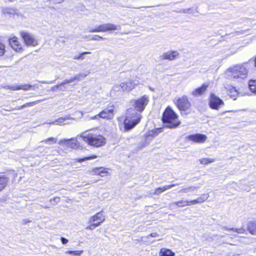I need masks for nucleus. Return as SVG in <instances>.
<instances>
[{"mask_svg":"<svg viewBox=\"0 0 256 256\" xmlns=\"http://www.w3.org/2000/svg\"><path fill=\"white\" fill-rule=\"evenodd\" d=\"M149 101V96L147 95H144L136 100H133L134 108H130L128 110L124 122L126 131L132 129L140 122L142 116L138 112H141L144 110Z\"/></svg>","mask_w":256,"mask_h":256,"instance_id":"obj_1","label":"nucleus"},{"mask_svg":"<svg viewBox=\"0 0 256 256\" xmlns=\"http://www.w3.org/2000/svg\"><path fill=\"white\" fill-rule=\"evenodd\" d=\"M80 136L88 144L100 147L105 144L106 138L102 135L92 132V130H87L82 132Z\"/></svg>","mask_w":256,"mask_h":256,"instance_id":"obj_2","label":"nucleus"},{"mask_svg":"<svg viewBox=\"0 0 256 256\" xmlns=\"http://www.w3.org/2000/svg\"><path fill=\"white\" fill-rule=\"evenodd\" d=\"M162 120L163 122L166 124V127L170 128H176L180 124L177 114L169 106L164 112Z\"/></svg>","mask_w":256,"mask_h":256,"instance_id":"obj_3","label":"nucleus"},{"mask_svg":"<svg viewBox=\"0 0 256 256\" xmlns=\"http://www.w3.org/2000/svg\"><path fill=\"white\" fill-rule=\"evenodd\" d=\"M177 107L181 112L182 114H188L190 112L191 104L186 96L175 98L174 101Z\"/></svg>","mask_w":256,"mask_h":256,"instance_id":"obj_4","label":"nucleus"},{"mask_svg":"<svg viewBox=\"0 0 256 256\" xmlns=\"http://www.w3.org/2000/svg\"><path fill=\"white\" fill-rule=\"evenodd\" d=\"M227 73L228 76L234 78H241L244 79L247 76L248 70L246 67L242 65H236L229 68Z\"/></svg>","mask_w":256,"mask_h":256,"instance_id":"obj_5","label":"nucleus"},{"mask_svg":"<svg viewBox=\"0 0 256 256\" xmlns=\"http://www.w3.org/2000/svg\"><path fill=\"white\" fill-rule=\"evenodd\" d=\"M120 26H116L111 23L104 24L96 26L95 28H89L88 32H107L120 30Z\"/></svg>","mask_w":256,"mask_h":256,"instance_id":"obj_6","label":"nucleus"},{"mask_svg":"<svg viewBox=\"0 0 256 256\" xmlns=\"http://www.w3.org/2000/svg\"><path fill=\"white\" fill-rule=\"evenodd\" d=\"M115 106L113 104H108V106L104 108L98 114L91 118L92 119L98 120L99 118H102L106 120H112L114 118Z\"/></svg>","mask_w":256,"mask_h":256,"instance_id":"obj_7","label":"nucleus"},{"mask_svg":"<svg viewBox=\"0 0 256 256\" xmlns=\"http://www.w3.org/2000/svg\"><path fill=\"white\" fill-rule=\"evenodd\" d=\"M223 100L214 94H210L208 98V105L210 108L218 110L224 106Z\"/></svg>","mask_w":256,"mask_h":256,"instance_id":"obj_8","label":"nucleus"},{"mask_svg":"<svg viewBox=\"0 0 256 256\" xmlns=\"http://www.w3.org/2000/svg\"><path fill=\"white\" fill-rule=\"evenodd\" d=\"M124 92H129L132 90L136 86L139 84V81L136 77H132L130 79L121 82Z\"/></svg>","mask_w":256,"mask_h":256,"instance_id":"obj_9","label":"nucleus"},{"mask_svg":"<svg viewBox=\"0 0 256 256\" xmlns=\"http://www.w3.org/2000/svg\"><path fill=\"white\" fill-rule=\"evenodd\" d=\"M58 144L63 147L66 146L72 148H76L78 146L76 138L62 139L58 142Z\"/></svg>","mask_w":256,"mask_h":256,"instance_id":"obj_10","label":"nucleus"},{"mask_svg":"<svg viewBox=\"0 0 256 256\" xmlns=\"http://www.w3.org/2000/svg\"><path fill=\"white\" fill-rule=\"evenodd\" d=\"M25 44L28 46H35L37 44V41L32 35L28 32H22L20 33Z\"/></svg>","mask_w":256,"mask_h":256,"instance_id":"obj_11","label":"nucleus"},{"mask_svg":"<svg viewBox=\"0 0 256 256\" xmlns=\"http://www.w3.org/2000/svg\"><path fill=\"white\" fill-rule=\"evenodd\" d=\"M179 54V52L176 50H169L164 52L160 58L163 60H168L172 61L177 58Z\"/></svg>","mask_w":256,"mask_h":256,"instance_id":"obj_12","label":"nucleus"},{"mask_svg":"<svg viewBox=\"0 0 256 256\" xmlns=\"http://www.w3.org/2000/svg\"><path fill=\"white\" fill-rule=\"evenodd\" d=\"M105 220V216L103 214L102 212L96 213L94 216L90 218L88 223H98L99 226Z\"/></svg>","mask_w":256,"mask_h":256,"instance_id":"obj_13","label":"nucleus"},{"mask_svg":"<svg viewBox=\"0 0 256 256\" xmlns=\"http://www.w3.org/2000/svg\"><path fill=\"white\" fill-rule=\"evenodd\" d=\"M187 138L194 142L202 143L206 141L207 137L206 135L200 134L190 135Z\"/></svg>","mask_w":256,"mask_h":256,"instance_id":"obj_14","label":"nucleus"},{"mask_svg":"<svg viewBox=\"0 0 256 256\" xmlns=\"http://www.w3.org/2000/svg\"><path fill=\"white\" fill-rule=\"evenodd\" d=\"M88 172L92 175H98L102 177L106 176L108 173L106 168L104 167L94 168L92 170H88Z\"/></svg>","mask_w":256,"mask_h":256,"instance_id":"obj_15","label":"nucleus"},{"mask_svg":"<svg viewBox=\"0 0 256 256\" xmlns=\"http://www.w3.org/2000/svg\"><path fill=\"white\" fill-rule=\"evenodd\" d=\"M124 91V87L122 84L114 85L111 90L110 94L112 96L120 95Z\"/></svg>","mask_w":256,"mask_h":256,"instance_id":"obj_16","label":"nucleus"},{"mask_svg":"<svg viewBox=\"0 0 256 256\" xmlns=\"http://www.w3.org/2000/svg\"><path fill=\"white\" fill-rule=\"evenodd\" d=\"M9 43L12 49L16 52H20L22 50L21 45L20 44L18 38L16 37L9 39Z\"/></svg>","mask_w":256,"mask_h":256,"instance_id":"obj_17","label":"nucleus"},{"mask_svg":"<svg viewBox=\"0 0 256 256\" xmlns=\"http://www.w3.org/2000/svg\"><path fill=\"white\" fill-rule=\"evenodd\" d=\"M178 185V184H172L166 185L162 187L158 188L155 190L154 194L155 195H159L160 194L166 191V190L171 188L172 187L177 186Z\"/></svg>","mask_w":256,"mask_h":256,"instance_id":"obj_18","label":"nucleus"},{"mask_svg":"<svg viewBox=\"0 0 256 256\" xmlns=\"http://www.w3.org/2000/svg\"><path fill=\"white\" fill-rule=\"evenodd\" d=\"M208 87V84H204L202 86L195 89L192 92V94L196 96H200L206 90Z\"/></svg>","mask_w":256,"mask_h":256,"instance_id":"obj_19","label":"nucleus"},{"mask_svg":"<svg viewBox=\"0 0 256 256\" xmlns=\"http://www.w3.org/2000/svg\"><path fill=\"white\" fill-rule=\"evenodd\" d=\"M209 197L208 194H204L196 200H190L192 204H200L206 201Z\"/></svg>","mask_w":256,"mask_h":256,"instance_id":"obj_20","label":"nucleus"},{"mask_svg":"<svg viewBox=\"0 0 256 256\" xmlns=\"http://www.w3.org/2000/svg\"><path fill=\"white\" fill-rule=\"evenodd\" d=\"M34 86H32V85L28 84H25L20 85V86L14 85V86H12V90H27L32 88H34Z\"/></svg>","mask_w":256,"mask_h":256,"instance_id":"obj_21","label":"nucleus"},{"mask_svg":"<svg viewBox=\"0 0 256 256\" xmlns=\"http://www.w3.org/2000/svg\"><path fill=\"white\" fill-rule=\"evenodd\" d=\"M9 178L4 175L0 176V192L2 191L6 186Z\"/></svg>","mask_w":256,"mask_h":256,"instance_id":"obj_22","label":"nucleus"},{"mask_svg":"<svg viewBox=\"0 0 256 256\" xmlns=\"http://www.w3.org/2000/svg\"><path fill=\"white\" fill-rule=\"evenodd\" d=\"M190 200H181L178 202H173L171 204L172 206H177L178 207H184L186 206L191 205Z\"/></svg>","mask_w":256,"mask_h":256,"instance_id":"obj_23","label":"nucleus"},{"mask_svg":"<svg viewBox=\"0 0 256 256\" xmlns=\"http://www.w3.org/2000/svg\"><path fill=\"white\" fill-rule=\"evenodd\" d=\"M248 230L252 234H256V222H250L248 224Z\"/></svg>","mask_w":256,"mask_h":256,"instance_id":"obj_24","label":"nucleus"},{"mask_svg":"<svg viewBox=\"0 0 256 256\" xmlns=\"http://www.w3.org/2000/svg\"><path fill=\"white\" fill-rule=\"evenodd\" d=\"M228 89L229 91L228 94L234 100H236L237 96L238 95V92L236 88L232 86H230L228 88Z\"/></svg>","mask_w":256,"mask_h":256,"instance_id":"obj_25","label":"nucleus"},{"mask_svg":"<svg viewBox=\"0 0 256 256\" xmlns=\"http://www.w3.org/2000/svg\"><path fill=\"white\" fill-rule=\"evenodd\" d=\"M160 256H174V253L169 249L162 248L160 252Z\"/></svg>","mask_w":256,"mask_h":256,"instance_id":"obj_26","label":"nucleus"},{"mask_svg":"<svg viewBox=\"0 0 256 256\" xmlns=\"http://www.w3.org/2000/svg\"><path fill=\"white\" fill-rule=\"evenodd\" d=\"M199 188L198 186H190L188 188H183L180 190L178 191L179 193L182 192V193H188L190 192H193L196 190H197Z\"/></svg>","mask_w":256,"mask_h":256,"instance_id":"obj_27","label":"nucleus"},{"mask_svg":"<svg viewBox=\"0 0 256 256\" xmlns=\"http://www.w3.org/2000/svg\"><path fill=\"white\" fill-rule=\"evenodd\" d=\"M2 12L4 14H8L10 16H13L16 14V10L10 8H2Z\"/></svg>","mask_w":256,"mask_h":256,"instance_id":"obj_28","label":"nucleus"},{"mask_svg":"<svg viewBox=\"0 0 256 256\" xmlns=\"http://www.w3.org/2000/svg\"><path fill=\"white\" fill-rule=\"evenodd\" d=\"M40 101V100H38V101L28 102L26 104H23V105L18 107V108H14L13 110H22V109H23V108H26V107L32 106L36 104H38Z\"/></svg>","mask_w":256,"mask_h":256,"instance_id":"obj_29","label":"nucleus"},{"mask_svg":"<svg viewBox=\"0 0 256 256\" xmlns=\"http://www.w3.org/2000/svg\"><path fill=\"white\" fill-rule=\"evenodd\" d=\"M90 74V72L86 71L84 73H80L74 76V80H81Z\"/></svg>","mask_w":256,"mask_h":256,"instance_id":"obj_30","label":"nucleus"},{"mask_svg":"<svg viewBox=\"0 0 256 256\" xmlns=\"http://www.w3.org/2000/svg\"><path fill=\"white\" fill-rule=\"evenodd\" d=\"M248 86L250 91L254 94H256V80H250Z\"/></svg>","mask_w":256,"mask_h":256,"instance_id":"obj_31","label":"nucleus"},{"mask_svg":"<svg viewBox=\"0 0 256 256\" xmlns=\"http://www.w3.org/2000/svg\"><path fill=\"white\" fill-rule=\"evenodd\" d=\"M224 230H228V231H234L236 232L238 234H244L245 232V230L243 228H228L226 227H224L223 228Z\"/></svg>","mask_w":256,"mask_h":256,"instance_id":"obj_32","label":"nucleus"},{"mask_svg":"<svg viewBox=\"0 0 256 256\" xmlns=\"http://www.w3.org/2000/svg\"><path fill=\"white\" fill-rule=\"evenodd\" d=\"M70 119V118L68 116H66L65 118H60L54 122H50V124H61L63 123L66 120Z\"/></svg>","mask_w":256,"mask_h":256,"instance_id":"obj_33","label":"nucleus"},{"mask_svg":"<svg viewBox=\"0 0 256 256\" xmlns=\"http://www.w3.org/2000/svg\"><path fill=\"white\" fill-rule=\"evenodd\" d=\"M74 80H74V77H72V78H70L68 80H65L63 82H62L60 84H58V85L56 86L55 88H59L60 87L64 86V84H69V83H70V82H74Z\"/></svg>","mask_w":256,"mask_h":256,"instance_id":"obj_34","label":"nucleus"},{"mask_svg":"<svg viewBox=\"0 0 256 256\" xmlns=\"http://www.w3.org/2000/svg\"><path fill=\"white\" fill-rule=\"evenodd\" d=\"M215 161L214 158H202L200 160V162L202 164H206L209 163L213 162Z\"/></svg>","mask_w":256,"mask_h":256,"instance_id":"obj_35","label":"nucleus"},{"mask_svg":"<svg viewBox=\"0 0 256 256\" xmlns=\"http://www.w3.org/2000/svg\"><path fill=\"white\" fill-rule=\"evenodd\" d=\"M84 251L82 250H69L66 252V254H74L76 256H80L82 253Z\"/></svg>","mask_w":256,"mask_h":256,"instance_id":"obj_36","label":"nucleus"},{"mask_svg":"<svg viewBox=\"0 0 256 256\" xmlns=\"http://www.w3.org/2000/svg\"><path fill=\"white\" fill-rule=\"evenodd\" d=\"M91 54V52H83L81 53L78 56H74V60H82L84 59V55H86V54Z\"/></svg>","mask_w":256,"mask_h":256,"instance_id":"obj_37","label":"nucleus"},{"mask_svg":"<svg viewBox=\"0 0 256 256\" xmlns=\"http://www.w3.org/2000/svg\"><path fill=\"white\" fill-rule=\"evenodd\" d=\"M42 142H45L46 144H55L56 142V140L55 138L51 137L49 138L46 140H44L42 141Z\"/></svg>","mask_w":256,"mask_h":256,"instance_id":"obj_38","label":"nucleus"},{"mask_svg":"<svg viewBox=\"0 0 256 256\" xmlns=\"http://www.w3.org/2000/svg\"><path fill=\"white\" fill-rule=\"evenodd\" d=\"M96 158V156H91L84 157V158H78V159H76V160L78 162H84V161L86 160L94 159V158Z\"/></svg>","mask_w":256,"mask_h":256,"instance_id":"obj_39","label":"nucleus"},{"mask_svg":"<svg viewBox=\"0 0 256 256\" xmlns=\"http://www.w3.org/2000/svg\"><path fill=\"white\" fill-rule=\"evenodd\" d=\"M50 201L53 206H54L60 202V198L59 197H54L51 198Z\"/></svg>","mask_w":256,"mask_h":256,"instance_id":"obj_40","label":"nucleus"},{"mask_svg":"<svg viewBox=\"0 0 256 256\" xmlns=\"http://www.w3.org/2000/svg\"><path fill=\"white\" fill-rule=\"evenodd\" d=\"M90 224H91L90 226H88L86 228V230H92L94 228H95L96 227L99 226V224L98 223H94V222H92V223H90Z\"/></svg>","mask_w":256,"mask_h":256,"instance_id":"obj_41","label":"nucleus"},{"mask_svg":"<svg viewBox=\"0 0 256 256\" xmlns=\"http://www.w3.org/2000/svg\"><path fill=\"white\" fill-rule=\"evenodd\" d=\"M5 52V46L4 44L0 42V56H3Z\"/></svg>","mask_w":256,"mask_h":256,"instance_id":"obj_42","label":"nucleus"},{"mask_svg":"<svg viewBox=\"0 0 256 256\" xmlns=\"http://www.w3.org/2000/svg\"><path fill=\"white\" fill-rule=\"evenodd\" d=\"M106 38H105L102 37L98 35H95L90 40H106Z\"/></svg>","mask_w":256,"mask_h":256,"instance_id":"obj_43","label":"nucleus"},{"mask_svg":"<svg viewBox=\"0 0 256 256\" xmlns=\"http://www.w3.org/2000/svg\"><path fill=\"white\" fill-rule=\"evenodd\" d=\"M50 2H52L54 4H60L64 2V0H48Z\"/></svg>","mask_w":256,"mask_h":256,"instance_id":"obj_44","label":"nucleus"},{"mask_svg":"<svg viewBox=\"0 0 256 256\" xmlns=\"http://www.w3.org/2000/svg\"><path fill=\"white\" fill-rule=\"evenodd\" d=\"M61 242H62L63 244H66V243L68 242V239L64 238V237H62L61 238Z\"/></svg>","mask_w":256,"mask_h":256,"instance_id":"obj_45","label":"nucleus"},{"mask_svg":"<svg viewBox=\"0 0 256 256\" xmlns=\"http://www.w3.org/2000/svg\"><path fill=\"white\" fill-rule=\"evenodd\" d=\"M149 236H150L152 237H156L158 236V234L156 232H152L151 233L150 235H148V238Z\"/></svg>","mask_w":256,"mask_h":256,"instance_id":"obj_46","label":"nucleus"},{"mask_svg":"<svg viewBox=\"0 0 256 256\" xmlns=\"http://www.w3.org/2000/svg\"><path fill=\"white\" fill-rule=\"evenodd\" d=\"M158 134H156L154 132H150V136H157Z\"/></svg>","mask_w":256,"mask_h":256,"instance_id":"obj_47","label":"nucleus"},{"mask_svg":"<svg viewBox=\"0 0 256 256\" xmlns=\"http://www.w3.org/2000/svg\"><path fill=\"white\" fill-rule=\"evenodd\" d=\"M12 86H4V88L5 89H6V90H8V89H11V90H12Z\"/></svg>","mask_w":256,"mask_h":256,"instance_id":"obj_48","label":"nucleus"},{"mask_svg":"<svg viewBox=\"0 0 256 256\" xmlns=\"http://www.w3.org/2000/svg\"><path fill=\"white\" fill-rule=\"evenodd\" d=\"M42 207H43L44 208H50V207H49V206H42Z\"/></svg>","mask_w":256,"mask_h":256,"instance_id":"obj_49","label":"nucleus"},{"mask_svg":"<svg viewBox=\"0 0 256 256\" xmlns=\"http://www.w3.org/2000/svg\"><path fill=\"white\" fill-rule=\"evenodd\" d=\"M41 82H42V84H47V83H48L46 82H45V81Z\"/></svg>","mask_w":256,"mask_h":256,"instance_id":"obj_50","label":"nucleus"},{"mask_svg":"<svg viewBox=\"0 0 256 256\" xmlns=\"http://www.w3.org/2000/svg\"><path fill=\"white\" fill-rule=\"evenodd\" d=\"M254 62H255V66H256V58H255V60H254Z\"/></svg>","mask_w":256,"mask_h":256,"instance_id":"obj_51","label":"nucleus"},{"mask_svg":"<svg viewBox=\"0 0 256 256\" xmlns=\"http://www.w3.org/2000/svg\"><path fill=\"white\" fill-rule=\"evenodd\" d=\"M220 236V238L223 237V236Z\"/></svg>","mask_w":256,"mask_h":256,"instance_id":"obj_52","label":"nucleus"}]
</instances>
